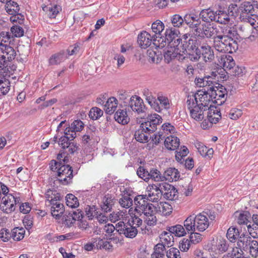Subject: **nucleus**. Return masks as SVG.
I'll return each mask as SVG.
<instances>
[{"label": "nucleus", "mask_w": 258, "mask_h": 258, "mask_svg": "<svg viewBox=\"0 0 258 258\" xmlns=\"http://www.w3.org/2000/svg\"><path fill=\"white\" fill-rule=\"evenodd\" d=\"M171 234H174L176 236L181 237L186 234L185 228L181 225H176L173 226L168 227L167 228Z\"/></svg>", "instance_id": "43"}, {"label": "nucleus", "mask_w": 258, "mask_h": 258, "mask_svg": "<svg viewBox=\"0 0 258 258\" xmlns=\"http://www.w3.org/2000/svg\"><path fill=\"white\" fill-rule=\"evenodd\" d=\"M68 58L67 53L61 51L52 55L49 59L50 65H57Z\"/></svg>", "instance_id": "37"}, {"label": "nucleus", "mask_w": 258, "mask_h": 258, "mask_svg": "<svg viewBox=\"0 0 258 258\" xmlns=\"http://www.w3.org/2000/svg\"><path fill=\"white\" fill-rule=\"evenodd\" d=\"M190 233L189 241L194 244H197L202 240V235L195 232H187Z\"/></svg>", "instance_id": "60"}, {"label": "nucleus", "mask_w": 258, "mask_h": 258, "mask_svg": "<svg viewBox=\"0 0 258 258\" xmlns=\"http://www.w3.org/2000/svg\"><path fill=\"white\" fill-rule=\"evenodd\" d=\"M218 33L217 28L212 26L210 24L202 23L200 27L197 29L195 35L202 40V42L205 38H212L213 40Z\"/></svg>", "instance_id": "5"}, {"label": "nucleus", "mask_w": 258, "mask_h": 258, "mask_svg": "<svg viewBox=\"0 0 258 258\" xmlns=\"http://www.w3.org/2000/svg\"><path fill=\"white\" fill-rule=\"evenodd\" d=\"M168 44L166 38L165 37H157L153 39V46L155 49L163 48Z\"/></svg>", "instance_id": "50"}, {"label": "nucleus", "mask_w": 258, "mask_h": 258, "mask_svg": "<svg viewBox=\"0 0 258 258\" xmlns=\"http://www.w3.org/2000/svg\"><path fill=\"white\" fill-rule=\"evenodd\" d=\"M43 10L45 11L48 16L50 18H54L59 12L60 7L57 5L47 6L42 8Z\"/></svg>", "instance_id": "45"}, {"label": "nucleus", "mask_w": 258, "mask_h": 258, "mask_svg": "<svg viewBox=\"0 0 258 258\" xmlns=\"http://www.w3.org/2000/svg\"><path fill=\"white\" fill-rule=\"evenodd\" d=\"M153 37V36H151L149 33L143 31L138 35V43L141 48L144 49L147 48L151 45L152 41H153L152 39Z\"/></svg>", "instance_id": "23"}, {"label": "nucleus", "mask_w": 258, "mask_h": 258, "mask_svg": "<svg viewBox=\"0 0 258 258\" xmlns=\"http://www.w3.org/2000/svg\"><path fill=\"white\" fill-rule=\"evenodd\" d=\"M195 146L201 156L207 157L209 159L212 157L214 153L212 148L208 149L203 143L199 142L196 143Z\"/></svg>", "instance_id": "32"}, {"label": "nucleus", "mask_w": 258, "mask_h": 258, "mask_svg": "<svg viewBox=\"0 0 258 258\" xmlns=\"http://www.w3.org/2000/svg\"><path fill=\"white\" fill-rule=\"evenodd\" d=\"M197 219V215L195 214L189 216L184 221V227L187 232L199 231L198 227V223L196 222Z\"/></svg>", "instance_id": "24"}, {"label": "nucleus", "mask_w": 258, "mask_h": 258, "mask_svg": "<svg viewBox=\"0 0 258 258\" xmlns=\"http://www.w3.org/2000/svg\"><path fill=\"white\" fill-rule=\"evenodd\" d=\"M161 183L153 184L150 187L147 195L148 201L157 202L159 201L162 196V189L160 187ZM147 196V195H146Z\"/></svg>", "instance_id": "17"}, {"label": "nucleus", "mask_w": 258, "mask_h": 258, "mask_svg": "<svg viewBox=\"0 0 258 258\" xmlns=\"http://www.w3.org/2000/svg\"><path fill=\"white\" fill-rule=\"evenodd\" d=\"M6 3L7 12L10 15L16 14L19 12L20 8L18 4L14 1L9 0Z\"/></svg>", "instance_id": "46"}, {"label": "nucleus", "mask_w": 258, "mask_h": 258, "mask_svg": "<svg viewBox=\"0 0 258 258\" xmlns=\"http://www.w3.org/2000/svg\"><path fill=\"white\" fill-rule=\"evenodd\" d=\"M226 236L231 242H234L240 237L238 229L234 227H230L227 230Z\"/></svg>", "instance_id": "48"}, {"label": "nucleus", "mask_w": 258, "mask_h": 258, "mask_svg": "<svg viewBox=\"0 0 258 258\" xmlns=\"http://www.w3.org/2000/svg\"><path fill=\"white\" fill-rule=\"evenodd\" d=\"M114 119L122 124H127L130 121V117L127 112L122 109H118L114 114Z\"/></svg>", "instance_id": "38"}, {"label": "nucleus", "mask_w": 258, "mask_h": 258, "mask_svg": "<svg viewBox=\"0 0 258 258\" xmlns=\"http://www.w3.org/2000/svg\"><path fill=\"white\" fill-rule=\"evenodd\" d=\"M240 17H244V15L250 14L253 17L254 15L252 13L254 12V8L250 2H244L239 6Z\"/></svg>", "instance_id": "39"}, {"label": "nucleus", "mask_w": 258, "mask_h": 258, "mask_svg": "<svg viewBox=\"0 0 258 258\" xmlns=\"http://www.w3.org/2000/svg\"><path fill=\"white\" fill-rule=\"evenodd\" d=\"M151 133H149V130L148 127H146L142 123L140 125V128L137 130L135 133V137L136 140L140 143H144L149 141V136Z\"/></svg>", "instance_id": "19"}, {"label": "nucleus", "mask_w": 258, "mask_h": 258, "mask_svg": "<svg viewBox=\"0 0 258 258\" xmlns=\"http://www.w3.org/2000/svg\"><path fill=\"white\" fill-rule=\"evenodd\" d=\"M216 23L221 24H228L230 22V16L228 12L223 10L216 11Z\"/></svg>", "instance_id": "33"}, {"label": "nucleus", "mask_w": 258, "mask_h": 258, "mask_svg": "<svg viewBox=\"0 0 258 258\" xmlns=\"http://www.w3.org/2000/svg\"><path fill=\"white\" fill-rule=\"evenodd\" d=\"M116 232L120 235H124L126 238L133 239L137 235L138 230L128 222L120 221L116 223Z\"/></svg>", "instance_id": "7"}, {"label": "nucleus", "mask_w": 258, "mask_h": 258, "mask_svg": "<svg viewBox=\"0 0 258 258\" xmlns=\"http://www.w3.org/2000/svg\"><path fill=\"white\" fill-rule=\"evenodd\" d=\"M50 205L51 215L56 219H58L64 212V206L60 201H55Z\"/></svg>", "instance_id": "31"}, {"label": "nucleus", "mask_w": 258, "mask_h": 258, "mask_svg": "<svg viewBox=\"0 0 258 258\" xmlns=\"http://www.w3.org/2000/svg\"><path fill=\"white\" fill-rule=\"evenodd\" d=\"M212 46L220 52L232 53L238 48V44L233 38L228 36L217 35L213 40Z\"/></svg>", "instance_id": "1"}, {"label": "nucleus", "mask_w": 258, "mask_h": 258, "mask_svg": "<svg viewBox=\"0 0 258 258\" xmlns=\"http://www.w3.org/2000/svg\"><path fill=\"white\" fill-rule=\"evenodd\" d=\"M225 88L220 84L215 86V88L211 90V94L213 102H215L218 105H221L226 101L227 94Z\"/></svg>", "instance_id": "12"}, {"label": "nucleus", "mask_w": 258, "mask_h": 258, "mask_svg": "<svg viewBox=\"0 0 258 258\" xmlns=\"http://www.w3.org/2000/svg\"><path fill=\"white\" fill-rule=\"evenodd\" d=\"M96 242V246L98 248H103L106 250H110L112 249V245L107 240L99 238Z\"/></svg>", "instance_id": "59"}, {"label": "nucleus", "mask_w": 258, "mask_h": 258, "mask_svg": "<svg viewBox=\"0 0 258 258\" xmlns=\"http://www.w3.org/2000/svg\"><path fill=\"white\" fill-rule=\"evenodd\" d=\"M160 240L161 243H163L164 245L169 247L172 246L174 242V238L171 233L164 231L161 234Z\"/></svg>", "instance_id": "41"}, {"label": "nucleus", "mask_w": 258, "mask_h": 258, "mask_svg": "<svg viewBox=\"0 0 258 258\" xmlns=\"http://www.w3.org/2000/svg\"><path fill=\"white\" fill-rule=\"evenodd\" d=\"M76 137V134L73 133L69 135L61 137L59 139L58 145L63 149H68L71 154H74L79 149V146L77 143L71 142Z\"/></svg>", "instance_id": "8"}, {"label": "nucleus", "mask_w": 258, "mask_h": 258, "mask_svg": "<svg viewBox=\"0 0 258 258\" xmlns=\"http://www.w3.org/2000/svg\"><path fill=\"white\" fill-rule=\"evenodd\" d=\"M156 207L157 213H159L161 215H169L172 211V206L167 202H160L157 204Z\"/></svg>", "instance_id": "36"}, {"label": "nucleus", "mask_w": 258, "mask_h": 258, "mask_svg": "<svg viewBox=\"0 0 258 258\" xmlns=\"http://www.w3.org/2000/svg\"><path fill=\"white\" fill-rule=\"evenodd\" d=\"M0 46V70L7 67L8 62L14 59L16 52L13 47Z\"/></svg>", "instance_id": "9"}, {"label": "nucleus", "mask_w": 258, "mask_h": 258, "mask_svg": "<svg viewBox=\"0 0 258 258\" xmlns=\"http://www.w3.org/2000/svg\"><path fill=\"white\" fill-rule=\"evenodd\" d=\"M57 175L59 177L56 180L57 182L63 184L70 183L73 176L72 167L69 165L62 164L58 168Z\"/></svg>", "instance_id": "10"}, {"label": "nucleus", "mask_w": 258, "mask_h": 258, "mask_svg": "<svg viewBox=\"0 0 258 258\" xmlns=\"http://www.w3.org/2000/svg\"><path fill=\"white\" fill-rule=\"evenodd\" d=\"M180 174L177 169L175 168L170 167L164 171L163 179H165L169 182H172L177 180Z\"/></svg>", "instance_id": "29"}, {"label": "nucleus", "mask_w": 258, "mask_h": 258, "mask_svg": "<svg viewBox=\"0 0 258 258\" xmlns=\"http://www.w3.org/2000/svg\"><path fill=\"white\" fill-rule=\"evenodd\" d=\"M138 175L145 181H148L151 178L150 171L144 166H140L137 171Z\"/></svg>", "instance_id": "54"}, {"label": "nucleus", "mask_w": 258, "mask_h": 258, "mask_svg": "<svg viewBox=\"0 0 258 258\" xmlns=\"http://www.w3.org/2000/svg\"><path fill=\"white\" fill-rule=\"evenodd\" d=\"M16 199L14 196L9 194L4 196L2 200L1 209L6 213H11L15 209Z\"/></svg>", "instance_id": "15"}, {"label": "nucleus", "mask_w": 258, "mask_h": 258, "mask_svg": "<svg viewBox=\"0 0 258 258\" xmlns=\"http://www.w3.org/2000/svg\"><path fill=\"white\" fill-rule=\"evenodd\" d=\"M202 44V40L197 37L185 39L183 43L182 54H184L183 58L187 57V55L191 56V60H198L201 57V51L199 47Z\"/></svg>", "instance_id": "2"}, {"label": "nucleus", "mask_w": 258, "mask_h": 258, "mask_svg": "<svg viewBox=\"0 0 258 258\" xmlns=\"http://www.w3.org/2000/svg\"><path fill=\"white\" fill-rule=\"evenodd\" d=\"M183 41H182V40L178 37L176 39H175L173 40L169 41L168 42L167 47L175 49L176 51H179L180 53H182V50H183Z\"/></svg>", "instance_id": "42"}, {"label": "nucleus", "mask_w": 258, "mask_h": 258, "mask_svg": "<svg viewBox=\"0 0 258 258\" xmlns=\"http://www.w3.org/2000/svg\"><path fill=\"white\" fill-rule=\"evenodd\" d=\"M103 111L98 107H93L89 113V116L93 120L98 119L103 115Z\"/></svg>", "instance_id": "56"}, {"label": "nucleus", "mask_w": 258, "mask_h": 258, "mask_svg": "<svg viewBox=\"0 0 258 258\" xmlns=\"http://www.w3.org/2000/svg\"><path fill=\"white\" fill-rule=\"evenodd\" d=\"M120 206L125 208H129L133 205L132 199L128 195L124 196L119 199Z\"/></svg>", "instance_id": "57"}, {"label": "nucleus", "mask_w": 258, "mask_h": 258, "mask_svg": "<svg viewBox=\"0 0 258 258\" xmlns=\"http://www.w3.org/2000/svg\"><path fill=\"white\" fill-rule=\"evenodd\" d=\"M8 80L0 79V96L6 95L10 90V85Z\"/></svg>", "instance_id": "52"}, {"label": "nucleus", "mask_w": 258, "mask_h": 258, "mask_svg": "<svg viewBox=\"0 0 258 258\" xmlns=\"http://www.w3.org/2000/svg\"><path fill=\"white\" fill-rule=\"evenodd\" d=\"M207 118L208 120L211 123H216L221 118V113L219 109L216 107L210 106V108L208 109Z\"/></svg>", "instance_id": "28"}, {"label": "nucleus", "mask_w": 258, "mask_h": 258, "mask_svg": "<svg viewBox=\"0 0 258 258\" xmlns=\"http://www.w3.org/2000/svg\"><path fill=\"white\" fill-rule=\"evenodd\" d=\"M201 20L204 23L208 24L212 22H216V11H214L211 8L202 10L200 13Z\"/></svg>", "instance_id": "22"}, {"label": "nucleus", "mask_w": 258, "mask_h": 258, "mask_svg": "<svg viewBox=\"0 0 258 258\" xmlns=\"http://www.w3.org/2000/svg\"><path fill=\"white\" fill-rule=\"evenodd\" d=\"M146 197V196L144 195H138L135 197L134 199L136 205L135 210L139 213H143L146 216L157 214L156 206L150 203Z\"/></svg>", "instance_id": "4"}, {"label": "nucleus", "mask_w": 258, "mask_h": 258, "mask_svg": "<svg viewBox=\"0 0 258 258\" xmlns=\"http://www.w3.org/2000/svg\"><path fill=\"white\" fill-rule=\"evenodd\" d=\"M250 217V214L248 212L241 213L238 216L237 222L240 225H246L249 234L251 235L253 238H255L257 236V234L255 233V232H252L254 228H252L250 224L247 225L248 223V218H249Z\"/></svg>", "instance_id": "26"}, {"label": "nucleus", "mask_w": 258, "mask_h": 258, "mask_svg": "<svg viewBox=\"0 0 258 258\" xmlns=\"http://www.w3.org/2000/svg\"><path fill=\"white\" fill-rule=\"evenodd\" d=\"M248 234H241L237 241V245L240 250L248 252L253 257L258 256V241L254 240Z\"/></svg>", "instance_id": "3"}, {"label": "nucleus", "mask_w": 258, "mask_h": 258, "mask_svg": "<svg viewBox=\"0 0 258 258\" xmlns=\"http://www.w3.org/2000/svg\"><path fill=\"white\" fill-rule=\"evenodd\" d=\"M127 222L137 229L138 227L142 224L143 221L138 216L134 215V216H131Z\"/></svg>", "instance_id": "61"}, {"label": "nucleus", "mask_w": 258, "mask_h": 258, "mask_svg": "<svg viewBox=\"0 0 258 258\" xmlns=\"http://www.w3.org/2000/svg\"><path fill=\"white\" fill-rule=\"evenodd\" d=\"M218 83H217L216 82L212 81V78L210 77H204V82L203 84L204 87L208 86L209 88H208L206 91L209 92H211V90H213L215 88V86H217Z\"/></svg>", "instance_id": "55"}, {"label": "nucleus", "mask_w": 258, "mask_h": 258, "mask_svg": "<svg viewBox=\"0 0 258 258\" xmlns=\"http://www.w3.org/2000/svg\"><path fill=\"white\" fill-rule=\"evenodd\" d=\"M171 22L174 27H179L184 22V18L183 19L179 15H174L171 18Z\"/></svg>", "instance_id": "58"}, {"label": "nucleus", "mask_w": 258, "mask_h": 258, "mask_svg": "<svg viewBox=\"0 0 258 258\" xmlns=\"http://www.w3.org/2000/svg\"><path fill=\"white\" fill-rule=\"evenodd\" d=\"M201 18L200 16L195 15H186L184 17V22L187 25L189 28L192 29V31L194 34L196 33L197 28L200 27L201 24Z\"/></svg>", "instance_id": "18"}, {"label": "nucleus", "mask_w": 258, "mask_h": 258, "mask_svg": "<svg viewBox=\"0 0 258 258\" xmlns=\"http://www.w3.org/2000/svg\"><path fill=\"white\" fill-rule=\"evenodd\" d=\"M168 258H180L179 250L175 247L170 248L166 252Z\"/></svg>", "instance_id": "64"}, {"label": "nucleus", "mask_w": 258, "mask_h": 258, "mask_svg": "<svg viewBox=\"0 0 258 258\" xmlns=\"http://www.w3.org/2000/svg\"><path fill=\"white\" fill-rule=\"evenodd\" d=\"M147 54L149 57V61L153 63H158L163 58L161 51L158 49H155L153 46L147 50Z\"/></svg>", "instance_id": "25"}, {"label": "nucleus", "mask_w": 258, "mask_h": 258, "mask_svg": "<svg viewBox=\"0 0 258 258\" xmlns=\"http://www.w3.org/2000/svg\"><path fill=\"white\" fill-rule=\"evenodd\" d=\"M201 55L205 61L211 62L214 59V52L212 47L205 43H202L200 45Z\"/></svg>", "instance_id": "20"}, {"label": "nucleus", "mask_w": 258, "mask_h": 258, "mask_svg": "<svg viewBox=\"0 0 258 258\" xmlns=\"http://www.w3.org/2000/svg\"><path fill=\"white\" fill-rule=\"evenodd\" d=\"M227 12L230 16L235 17L240 13L239 7H238L236 4H231L229 6Z\"/></svg>", "instance_id": "62"}, {"label": "nucleus", "mask_w": 258, "mask_h": 258, "mask_svg": "<svg viewBox=\"0 0 258 258\" xmlns=\"http://www.w3.org/2000/svg\"><path fill=\"white\" fill-rule=\"evenodd\" d=\"M164 144L165 146L168 150H174L177 149L179 146V139L176 137L170 136L165 138Z\"/></svg>", "instance_id": "34"}, {"label": "nucleus", "mask_w": 258, "mask_h": 258, "mask_svg": "<svg viewBox=\"0 0 258 258\" xmlns=\"http://www.w3.org/2000/svg\"><path fill=\"white\" fill-rule=\"evenodd\" d=\"M187 99L193 100L195 104L207 110L210 108V103L213 101L211 93L206 91H198L194 96H188Z\"/></svg>", "instance_id": "6"}, {"label": "nucleus", "mask_w": 258, "mask_h": 258, "mask_svg": "<svg viewBox=\"0 0 258 258\" xmlns=\"http://www.w3.org/2000/svg\"><path fill=\"white\" fill-rule=\"evenodd\" d=\"M165 34L168 42L178 37L177 31L175 29H167Z\"/></svg>", "instance_id": "63"}, {"label": "nucleus", "mask_w": 258, "mask_h": 258, "mask_svg": "<svg viewBox=\"0 0 258 258\" xmlns=\"http://www.w3.org/2000/svg\"><path fill=\"white\" fill-rule=\"evenodd\" d=\"M114 204V199L112 197H104L101 209L104 212H110Z\"/></svg>", "instance_id": "44"}, {"label": "nucleus", "mask_w": 258, "mask_h": 258, "mask_svg": "<svg viewBox=\"0 0 258 258\" xmlns=\"http://www.w3.org/2000/svg\"><path fill=\"white\" fill-rule=\"evenodd\" d=\"M151 28L155 35H160V33L164 29V24L161 21L157 20L152 24Z\"/></svg>", "instance_id": "53"}, {"label": "nucleus", "mask_w": 258, "mask_h": 258, "mask_svg": "<svg viewBox=\"0 0 258 258\" xmlns=\"http://www.w3.org/2000/svg\"><path fill=\"white\" fill-rule=\"evenodd\" d=\"M218 64L228 73L232 68L235 67V64L233 57L226 54L221 55L218 59Z\"/></svg>", "instance_id": "21"}, {"label": "nucleus", "mask_w": 258, "mask_h": 258, "mask_svg": "<svg viewBox=\"0 0 258 258\" xmlns=\"http://www.w3.org/2000/svg\"><path fill=\"white\" fill-rule=\"evenodd\" d=\"M117 102L116 98L113 97L107 100L104 105L105 111L107 114H111L115 111L117 106Z\"/></svg>", "instance_id": "40"}, {"label": "nucleus", "mask_w": 258, "mask_h": 258, "mask_svg": "<svg viewBox=\"0 0 258 258\" xmlns=\"http://www.w3.org/2000/svg\"><path fill=\"white\" fill-rule=\"evenodd\" d=\"M12 238L16 241L22 240L25 233V230L21 227H15L12 230Z\"/></svg>", "instance_id": "49"}, {"label": "nucleus", "mask_w": 258, "mask_h": 258, "mask_svg": "<svg viewBox=\"0 0 258 258\" xmlns=\"http://www.w3.org/2000/svg\"><path fill=\"white\" fill-rule=\"evenodd\" d=\"M197 219L196 222L198 223V227L200 232L204 231L209 226V222L207 216L203 213H199L197 215Z\"/></svg>", "instance_id": "35"}, {"label": "nucleus", "mask_w": 258, "mask_h": 258, "mask_svg": "<svg viewBox=\"0 0 258 258\" xmlns=\"http://www.w3.org/2000/svg\"><path fill=\"white\" fill-rule=\"evenodd\" d=\"M45 198L46 199V202L51 204L55 201H60V196L56 191L48 189L45 193Z\"/></svg>", "instance_id": "47"}, {"label": "nucleus", "mask_w": 258, "mask_h": 258, "mask_svg": "<svg viewBox=\"0 0 258 258\" xmlns=\"http://www.w3.org/2000/svg\"><path fill=\"white\" fill-rule=\"evenodd\" d=\"M162 118L159 115L154 113L148 114L147 121L143 122L144 125L148 127L149 133L154 132L157 130V125L162 123Z\"/></svg>", "instance_id": "16"}, {"label": "nucleus", "mask_w": 258, "mask_h": 258, "mask_svg": "<svg viewBox=\"0 0 258 258\" xmlns=\"http://www.w3.org/2000/svg\"><path fill=\"white\" fill-rule=\"evenodd\" d=\"M186 103L190 116L196 121L202 120L204 118V112L207 110L204 109L203 107L195 104L192 99H187Z\"/></svg>", "instance_id": "11"}, {"label": "nucleus", "mask_w": 258, "mask_h": 258, "mask_svg": "<svg viewBox=\"0 0 258 258\" xmlns=\"http://www.w3.org/2000/svg\"><path fill=\"white\" fill-rule=\"evenodd\" d=\"M127 103L125 104V106L130 107L131 109L138 113L145 112L146 107L144 105L143 100L137 96H132L130 98L128 101H124Z\"/></svg>", "instance_id": "13"}, {"label": "nucleus", "mask_w": 258, "mask_h": 258, "mask_svg": "<svg viewBox=\"0 0 258 258\" xmlns=\"http://www.w3.org/2000/svg\"><path fill=\"white\" fill-rule=\"evenodd\" d=\"M84 125L83 122L80 120H76L69 127H66L64 134L66 135H69L73 133L76 134V132H80L83 130Z\"/></svg>", "instance_id": "30"}, {"label": "nucleus", "mask_w": 258, "mask_h": 258, "mask_svg": "<svg viewBox=\"0 0 258 258\" xmlns=\"http://www.w3.org/2000/svg\"><path fill=\"white\" fill-rule=\"evenodd\" d=\"M160 187L162 189V196L165 199L170 201L178 199L177 190L173 185L166 182H163Z\"/></svg>", "instance_id": "14"}, {"label": "nucleus", "mask_w": 258, "mask_h": 258, "mask_svg": "<svg viewBox=\"0 0 258 258\" xmlns=\"http://www.w3.org/2000/svg\"><path fill=\"white\" fill-rule=\"evenodd\" d=\"M164 57L166 63H169L172 59L177 58L178 60L184 59V54L180 53L179 51H176L175 49L167 47V49L164 51Z\"/></svg>", "instance_id": "27"}, {"label": "nucleus", "mask_w": 258, "mask_h": 258, "mask_svg": "<svg viewBox=\"0 0 258 258\" xmlns=\"http://www.w3.org/2000/svg\"><path fill=\"white\" fill-rule=\"evenodd\" d=\"M67 205L72 208H75L79 206V203L77 198L74 195L68 194L66 197Z\"/></svg>", "instance_id": "51"}]
</instances>
